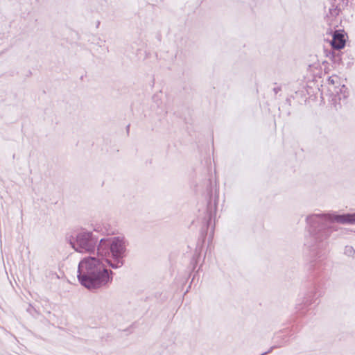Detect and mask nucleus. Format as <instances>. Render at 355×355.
I'll return each mask as SVG.
<instances>
[{"mask_svg":"<svg viewBox=\"0 0 355 355\" xmlns=\"http://www.w3.org/2000/svg\"><path fill=\"white\" fill-rule=\"evenodd\" d=\"M307 234L304 245L306 249L320 256L329 245V239L334 232L338 230L335 222L340 224H355V213L336 214L334 213H314L306 217Z\"/></svg>","mask_w":355,"mask_h":355,"instance_id":"obj_1","label":"nucleus"},{"mask_svg":"<svg viewBox=\"0 0 355 355\" xmlns=\"http://www.w3.org/2000/svg\"><path fill=\"white\" fill-rule=\"evenodd\" d=\"M101 255L87 256L78 266V279L86 288L93 291L106 287L112 281L113 272Z\"/></svg>","mask_w":355,"mask_h":355,"instance_id":"obj_2","label":"nucleus"},{"mask_svg":"<svg viewBox=\"0 0 355 355\" xmlns=\"http://www.w3.org/2000/svg\"><path fill=\"white\" fill-rule=\"evenodd\" d=\"M128 241L123 236L104 238L99 240L97 255L110 254L112 259H105V263L113 269H118L124 264Z\"/></svg>","mask_w":355,"mask_h":355,"instance_id":"obj_3","label":"nucleus"},{"mask_svg":"<svg viewBox=\"0 0 355 355\" xmlns=\"http://www.w3.org/2000/svg\"><path fill=\"white\" fill-rule=\"evenodd\" d=\"M99 243L98 237L92 232L81 230L76 235L75 239L70 241L72 248L80 253H92Z\"/></svg>","mask_w":355,"mask_h":355,"instance_id":"obj_4","label":"nucleus"},{"mask_svg":"<svg viewBox=\"0 0 355 355\" xmlns=\"http://www.w3.org/2000/svg\"><path fill=\"white\" fill-rule=\"evenodd\" d=\"M328 92L331 96L335 97V101L345 100L347 96V88L340 83V78L336 75L329 77L327 80Z\"/></svg>","mask_w":355,"mask_h":355,"instance_id":"obj_5","label":"nucleus"},{"mask_svg":"<svg viewBox=\"0 0 355 355\" xmlns=\"http://www.w3.org/2000/svg\"><path fill=\"white\" fill-rule=\"evenodd\" d=\"M338 1L339 0H327L324 3L325 19L331 26H336L338 23L337 17L340 12Z\"/></svg>","mask_w":355,"mask_h":355,"instance_id":"obj_6","label":"nucleus"},{"mask_svg":"<svg viewBox=\"0 0 355 355\" xmlns=\"http://www.w3.org/2000/svg\"><path fill=\"white\" fill-rule=\"evenodd\" d=\"M331 44L333 49L337 50L341 49L345 46V38L343 31H336L334 33Z\"/></svg>","mask_w":355,"mask_h":355,"instance_id":"obj_7","label":"nucleus"},{"mask_svg":"<svg viewBox=\"0 0 355 355\" xmlns=\"http://www.w3.org/2000/svg\"><path fill=\"white\" fill-rule=\"evenodd\" d=\"M318 297L319 295H318L316 289L308 293L303 300L304 306H309L313 304L317 303Z\"/></svg>","mask_w":355,"mask_h":355,"instance_id":"obj_8","label":"nucleus"},{"mask_svg":"<svg viewBox=\"0 0 355 355\" xmlns=\"http://www.w3.org/2000/svg\"><path fill=\"white\" fill-rule=\"evenodd\" d=\"M344 253H345V254H346L349 257H352L355 254V250L353 248V247L347 245V246H345V248Z\"/></svg>","mask_w":355,"mask_h":355,"instance_id":"obj_9","label":"nucleus"},{"mask_svg":"<svg viewBox=\"0 0 355 355\" xmlns=\"http://www.w3.org/2000/svg\"><path fill=\"white\" fill-rule=\"evenodd\" d=\"M94 230L96 231V232H100V230L98 227H95L94 228Z\"/></svg>","mask_w":355,"mask_h":355,"instance_id":"obj_10","label":"nucleus"},{"mask_svg":"<svg viewBox=\"0 0 355 355\" xmlns=\"http://www.w3.org/2000/svg\"><path fill=\"white\" fill-rule=\"evenodd\" d=\"M274 90L276 93L277 92V89L275 88Z\"/></svg>","mask_w":355,"mask_h":355,"instance_id":"obj_11","label":"nucleus"},{"mask_svg":"<svg viewBox=\"0 0 355 355\" xmlns=\"http://www.w3.org/2000/svg\"><path fill=\"white\" fill-rule=\"evenodd\" d=\"M211 190L210 189V190L209 191V194H211Z\"/></svg>","mask_w":355,"mask_h":355,"instance_id":"obj_12","label":"nucleus"}]
</instances>
